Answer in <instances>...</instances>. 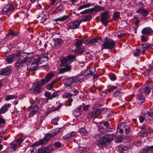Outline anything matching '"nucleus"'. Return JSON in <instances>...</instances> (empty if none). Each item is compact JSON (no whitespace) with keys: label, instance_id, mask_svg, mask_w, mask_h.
I'll use <instances>...</instances> for the list:
<instances>
[{"label":"nucleus","instance_id":"15","mask_svg":"<svg viewBox=\"0 0 153 153\" xmlns=\"http://www.w3.org/2000/svg\"><path fill=\"white\" fill-rule=\"evenodd\" d=\"M103 110H100L98 108H94L91 114L89 115L88 117L89 119H92V117L96 118L100 115L101 114V112Z\"/></svg>","mask_w":153,"mask_h":153},{"label":"nucleus","instance_id":"59","mask_svg":"<svg viewBox=\"0 0 153 153\" xmlns=\"http://www.w3.org/2000/svg\"><path fill=\"white\" fill-rule=\"evenodd\" d=\"M98 128L100 131L102 133H104L105 131V130L103 127L101 126H99L98 127Z\"/></svg>","mask_w":153,"mask_h":153},{"label":"nucleus","instance_id":"40","mask_svg":"<svg viewBox=\"0 0 153 153\" xmlns=\"http://www.w3.org/2000/svg\"><path fill=\"white\" fill-rule=\"evenodd\" d=\"M153 88V86H152L151 87L147 86L145 87L144 89H143V91L146 93L148 95L150 92L151 90Z\"/></svg>","mask_w":153,"mask_h":153},{"label":"nucleus","instance_id":"42","mask_svg":"<svg viewBox=\"0 0 153 153\" xmlns=\"http://www.w3.org/2000/svg\"><path fill=\"white\" fill-rule=\"evenodd\" d=\"M50 145H53V147L54 148V150H55V147L54 146L57 148H59L61 147L62 144L60 142H55L54 144H51Z\"/></svg>","mask_w":153,"mask_h":153},{"label":"nucleus","instance_id":"60","mask_svg":"<svg viewBox=\"0 0 153 153\" xmlns=\"http://www.w3.org/2000/svg\"><path fill=\"white\" fill-rule=\"evenodd\" d=\"M103 125L106 127V128H108L110 127V124L107 121H105L102 122V123Z\"/></svg>","mask_w":153,"mask_h":153},{"label":"nucleus","instance_id":"56","mask_svg":"<svg viewBox=\"0 0 153 153\" xmlns=\"http://www.w3.org/2000/svg\"><path fill=\"white\" fill-rule=\"evenodd\" d=\"M109 77L110 79L112 81H114L116 79V76L114 74H110Z\"/></svg>","mask_w":153,"mask_h":153},{"label":"nucleus","instance_id":"6","mask_svg":"<svg viewBox=\"0 0 153 153\" xmlns=\"http://www.w3.org/2000/svg\"><path fill=\"white\" fill-rule=\"evenodd\" d=\"M116 42L110 38L107 37L105 39L103 44L101 45V50L111 49L115 46Z\"/></svg>","mask_w":153,"mask_h":153},{"label":"nucleus","instance_id":"57","mask_svg":"<svg viewBox=\"0 0 153 153\" xmlns=\"http://www.w3.org/2000/svg\"><path fill=\"white\" fill-rule=\"evenodd\" d=\"M44 95L45 97H48V99L51 100V99H50V98L51 97V93L48 92H46L45 93Z\"/></svg>","mask_w":153,"mask_h":153},{"label":"nucleus","instance_id":"5","mask_svg":"<svg viewBox=\"0 0 153 153\" xmlns=\"http://www.w3.org/2000/svg\"><path fill=\"white\" fill-rule=\"evenodd\" d=\"M81 83V79L77 76L74 77L66 78L65 79L64 85L66 88L68 89L74 88L77 85V83Z\"/></svg>","mask_w":153,"mask_h":153},{"label":"nucleus","instance_id":"64","mask_svg":"<svg viewBox=\"0 0 153 153\" xmlns=\"http://www.w3.org/2000/svg\"><path fill=\"white\" fill-rule=\"evenodd\" d=\"M141 129L142 130H145L147 131V130H149V128L146 126H145L142 127L141 128Z\"/></svg>","mask_w":153,"mask_h":153},{"label":"nucleus","instance_id":"62","mask_svg":"<svg viewBox=\"0 0 153 153\" xmlns=\"http://www.w3.org/2000/svg\"><path fill=\"white\" fill-rule=\"evenodd\" d=\"M142 144V142L140 141L135 142L133 143L134 145L137 146H140Z\"/></svg>","mask_w":153,"mask_h":153},{"label":"nucleus","instance_id":"9","mask_svg":"<svg viewBox=\"0 0 153 153\" xmlns=\"http://www.w3.org/2000/svg\"><path fill=\"white\" fill-rule=\"evenodd\" d=\"M54 151L53 145H49L42 149H39L36 150L33 149L31 151L30 153H51Z\"/></svg>","mask_w":153,"mask_h":153},{"label":"nucleus","instance_id":"14","mask_svg":"<svg viewBox=\"0 0 153 153\" xmlns=\"http://www.w3.org/2000/svg\"><path fill=\"white\" fill-rule=\"evenodd\" d=\"M15 10V8L12 4H8L2 9V13L5 14L8 12H11Z\"/></svg>","mask_w":153,"mask_h":153},{"label":"nucleus","instance_id":"8","mask_svg":"<svg viewBox=\"0 0 153 153\" xmlns=\"http://www.w3.org/2000/svg\"><path fill=\"white\" fill-rule=\"evenodd\" d=\"M40 61V59L37 57L34 60H32L30 63H27V70L31 71H35L38 68L39 62Z\"/></svg>","mask_w":153,"mask_h":153},{"label":"nucleus","instance_id":"54","mask_svg":"<svg viewBox=\"0 0 153 153\" xmlns=\"http://www.w3.org/2000/svg\"><path fill=\"white\" fill-rule=\"evenodd\" d=\"M71 89L72 90H74L73 94H72V97L76 96L79 94V91L76 88H75L74 87V88H72Z\"/></svg>","mask_w":153,"mask_h":153},{"label":"nucleus","instance_id":"47","mask_svg":"<svg viewBox=\"0 0 153 153\" xmlns=\"http://www.w3.org/2000/svg\"><path fill=\"white\" fill-rule=\"evenodd\" d=\"M103 136L100 134H98L95 136V139L99 141L102 140Z\"/></svg>","mask_w":153,"mask_h":153},{"label":"nucleus","instance_id":"49","mask_svg":"<svg viewBox=\"0 0 153 153\" xmlns=\"http://www.w3.org/2000/svg\"><path fill=\"white\" fill-rule=\"evenodd\" d=\"M136 52L134 53V56H139L141 53L140 49V48H137L136 49Z\"/></svg>","mask_w":153,"mask_h":153},{"label":"nucleus","instance_id":"43","mask_svg":"<svg viewBox=\"0 0 153 153\" xmlns=\"http://www.w3.org/2000/svg\"><path fill=\"white\" fill-rule=\"evenodd\" d=\"M105 143L104 141L102 140L99 141L97 143L98 146L101 148H102L105 146Z\"/></svg>","mask_w":153,"mask_h":153},{"label":"nucleus","instance_id":"39","mask_svg":"<svg viewBox=\"0 0 153 153\" xmlns=\"http://www.w3.org/2000/svg\"><path fill=\"white\" fill-rule=\"evenodd\" d=\"M39 100L38 99H36L30 107L33 108H35V107L38 108V105H39Z\"/></svg>","mask_w":153,"mask_h":153},{"label":"nucleus","instance_id":"16","mask_svg":"<svg viewBox=\"0 0 153 153\" xmlns=\"http://www.w3.org/2000/svg\"><path fill=\"white\" fill-rule=\"evenodd\" d=\"M11 72V67H7L0 71V75L3 76L9 75Z\"/></svg>","mask_w":153,"mask_h":153},{"label":"nucleus","instance_id":"11","mask_svg":"<svg viewBox=\"0 0 153 153\" xmlns=\"http://www.w3.org/2000/svg\"><path fill=\"white\" fill-rule=\"evenodd\" d=\"M101 22L105 26H107L108 22V19L110 18V16L108 11H106L101 14Z\"/></svg>","mask_w":153,"mask_h":153},{"label":"nucleus","instance_id":"4","mask_svg":"<svg viewBox=\"0 0 153 153\" xmlns=\"http://www.w3.org/2000/svg\"><path fill=\"white\" fill-rule=\"evenodd\" d=\"M84 41L82 39L76 40L74 44L76 48L73 51L76 55H81L83 54L85 55L90 54L89 52H85V48L82 45Z\"/></svg>","mask_w":153,"mask_h":153},{"label":"nucleus","instance_id":"18","mask_svg":"<svg viewBox=\"0 0 153 153\" xmlns=\"http://www.w3.org/2000/svg\"><path fill=\"white\" fill-rule=\"evenodd\" d=\"M28 111H30L29 113V117H30L33 116V115L35 114L36 113L38 112L39 111V108L37 107H30L28 108L27 109Z\"/></svg>","mask_w":153,"mask_h":153},{"label":"nucleus","instance_id":"33","mask_svg":"<svg viewBox=\"0 0 153 153\" xmlns=\"http://www.w3.org/2000/svg\"><path fill=\"white\" fill-rule=\"evenodd\" d=\"M144 153H148L149 152L151 151V153H153V146H147L143 149Z\"/></svg>","mask_w":153,"mask_h":153},{"label":"nucleus","instance_id":"36","mask_svg":"<svg viewBox=\"0 0 153 153\" xmlns=\"http://www.w3.org/2000/svg\"><path fill=\"white\" fill-rule=\"evenodd\" d=\"M148 132L146 131H140L138 133V135L141 137H146L148 134Z\"/></svg>","mask_w":153,"mask_h":153},{"label":"nucleus","instance_id":"35","mask_svg":"<svg viewBox=\"0 0 153 153\" xmlns=\"http://www.w3.org/2000/svg\"><path fill=\"white\" fill-rule=\"evenodd\" d=\"M53 40L54 41L55 44L56 45H62L64 43L63 40L61 38H57L56 39H53Z\"/></svg>","mask_w":153,"mask_h":153},{"label":"nucleus","instance_id":"25","mask_svg":"<svg viewBox=\"0 0 153 153\" xmlns=\"http://www.w3.org/2000/svg\"><path fill=\"white\" fill-rule=\"evenodd\" d=\"M137 98L136 100L138 104H141L144 102L145 98L142 94H140L137 95Z\"/></svg>","mask_w":153,"mask_h":153},{"label":"nucleus","instance_id":"34","mask_svg":"<svg viewBox=\"0 0 153 153\" xmlns=\"http://www.w3.org/2000/svg\"><path fill=\"white\" fill-rule=\"evenodd\" d=\"M69 17V16L64 15L59 18H57L55 19V21L56 22H63L65 20L67 19Z\"/></svg>","mask_w":153,"mask_h":153},{"label":"nucleus","instance_id":"61","mask_svg":"<svg viewBox=\"0 0 153 153\" xmlns=\"http://www.w3.org/2000/svg\"><path fill=\"white\" fill-rule=\"evenodd\" d=\"M77 110V109H76L73 111L74 114L76 116H79L80 114V113H81V112H80V111H79Z\"/></svg>","mask_w":153,"mask_h":153},{"label":"nucleus","instance_id":"48","mask_svg":"<svg viewBox=\"0 0 153 153\" xmlns=\"http://www.w3.org/2000/svg\"><path fill=\"white\" fill-rule=\"evenodd\" d=\"M6 124V120L0 117V127H2L3 126Z\"/></svg>","mask_w":153,"mask_h":153},{"label":"nucleus","instance_id":"28","mask_svg":"<svg viewBox=\"0 0 153 153\" xmlns=\"http://www.w3.org/2000/svg\"><path fill=\"white\" fill-rule=\"evenodd\" d=\"M62 104H60L56 107H54V106L52 107L51 110H49L46 112V114L47 115H48L51 113L53 111L59 110V109L62 107Z\"/></svg>","mask_w":153,"mask_h":153},{"label":"nucleus","instance_id":"32","mask_svg":"<svg viewBox=\"0 0 153 153\" xmlns=\"http://www.w3.org/2000/svg\"><path fill=\"white\" fill-rule=\"evenodd\" d=\"M82 16L83 18L82 20H81V22L82 21L85 22L86 21H89L91 19V13L87 15H84Z\"/></svg>","mask_w":153,"mask_h":153},{"label":"nucleus","instance_id":"58","mask_svg":"<svg viewBox=\"0 0 153 153\" xmlns=\"http://www.w3.org/2000/svg\"><path fill=\"white\" fill-rule=\"evenodd\" d=\"M120 16V13L119 12H114L113 15V18L115 20L118 18Z\"/></svg>","mask_w":153,"mask_h":153},{"label":"nucleus","instance_id":"23","mask_svg":"<svg viewBox=\"0 0 153 153\" xmlns=\"http://www.w3.org/2000/svg\"><path fill=\"white\" fill-rule=\"evenodd\" d=\"M152 32L153 31L152 29L149 27L144 28L141 31V33L142 34L147 35H151Z\"/></svg>","mask_w":153,"mask_h":153},{"label":"nucleus","instance_id":"30","mask_svg":"<svg viewBox=\"0 0 153 153\" xmlns=\"http://www.w3.org/2000/svg\"><path fill=\"white\" fill-rule=\"evenodd\" d=\"M124 128V123H121L118 125L117 129L118 131H119L121 134H123V129Z\"/></svg>","mask_w":153,"mask_h":153},{"label":"nucleus","instance_id":"17","mask_svg":"<svg viewBox=\"0 0 153 153\" xmlns=\"http://www.w3.org/2000/svg\"><path fill=\"white\" fill-rule=\"evenodd\" d=\"M11 106V104L8 103L4 105L0 109V115L4 114Z\"/></svg>","mask_w":153,"mask_h":153},{"label":"nucleus","instance_id":"2","mask_svg":"<svg viewBox=\"0 0 153 153\" xmlns=\"http://www.w3.org/2000/svg\"><path fill=\"white\" fill-rule=\"evenodd\" d=\"M30 53H28L20 50L16 53V57H18L16 62L15 64L16 68L21 69L27 66V62L29 59V58L27 56L24 57L23 59H22V58L24 56H26V55H28Z\"/></svg>","mask_w":153,"mask_h":153},{"label":"nucleus","instance_id":"10","mask_svg":"<svg viewBox=\"0 0 153 153\" xmlns=\"http://www.w3.org/2000/svg\"><path fill=\"white\" fill-rule=\"evenodd\" d=\"M144 117L142 116H140L139 117V120L140 123H142L144 119L146 121L153 119V109L147 111V113L144 114Z\"/></svg>","mask_w":153,"mask_h":153},{"label":"nucleus","instance_id":"1","mask_svg":"<svg viewBox=\"0 0 153 153\" xmlns=\"http://www.w3.org/2000/svg\"><path fill=\"white\" fill-rule=\"evenodd\" d=\"M75 57V55H69L61 59V64L59 65L61 68L59 69L58 73L62 74L70 71L72 69V66L70 64L74 62Z\"/></svg>","mask_w":153,"mask_h":153},{"label":"nucleus","instance_id":"44","mask_svg":"<svg viewBox=\"0 0 153 153\" xmlns=\"http://www.w3.org/2000/svg\"><path fill=\"white\" fill-rule=\"evenodd\" d=\"M79 132L82 135L85 136L87 134V131L86 129L83 128H81L79 130Z\"/></svg>","mask_w":153,"mask_h":153},{"label":"nucleus","instance_id":"12","mask_svg":"<svg viewBox=\"0 0 153 153\" xmlns=\"http://www.w3.org/2000/svg\"><path fill=\"white\" fill-rule=\"evenodd\" d=\"M24 139L25 138L23 137H20L18 140H16L10 144L11 147L15 151L21 145V143L23 141Z\"/></svg>","mask_w":153,"mask_h":153},{"label":"nucleus","instance_id":"46","mask_svg":"<svg viewBox=\"0 0 153 153\" xmlns=\"http://www.w3.org/2000/svg\"><path fill=\"white\" fill-rule=\"evenodd\" d=\"M79 149L80 151H81V152H84L88 151L89 149V148L86 147H80Z\"/></svg>","mask_w":153,"mask_h":153},{"label":"nucleus","instance_id":"37","mask_svg":"<svg viewBox=\"0 0 153 153\" xmlns=\"http://www.w3.org/2000/svg\"><path fill=\"white\" fill-rule=\"evenodd\" d=\"M57 81V80H54L49 84L47 85H46L45 87L48 90L51 89L52 88H53V84L55 82H56Z\"/></svg>","mask_w":153,"mask_h":153},{"label":"nucleus","instance_id":"55","mask_svg":"<svg viewBox=\"0 0 153 153\" xmlns=\"http://www.w3.org/2000/svg\"><path fill=\"white\" fill-rule=\"evenodd\" d=\"M130 127L129 126H125V131L127 134H128L130 133Z\"/></svg>","mask_w":153,"mask_h":153},{"label":"nucleus","instance_id":"21","mask_svg":"<svg viewBox=\"0 0 153 153\" xmlns=\"http://www.w3.org/2000/svg\"><path fill=\"white\" fill-rule=\"evenodd\" d=\"M99 40H101V38L99 37L93 39L91 40H87L85 41L84 43L85 44L91 45L95 43L98 42Z\"/></svg>","mask_w":153,"mask_h":153},{"label":"nucleus","instance_id":"63","mask_svg":"<svg viewBox=\"0 0 153 153\" xmlns=\"http://www.w3.org/2000/svg\"><path fill=\"white\" fill-rule=\"evenodd\" d=\"M58 92H55L53 93L52 94H51V97L50 98L51 100L54 98H55L58 95Z\"/></svg>","mask_w":153,"mask_h":153},{"label":"nucleus","instance_id":"3","mask_svg":"<svg viewBox=\"0 0 153 153\" xmlns=\"http://www.w3.org/2000/svg\"><path fill=\"white\" fill-rule=\"evenodd\" d=\"M56 73L55 71H52L49 73L45 76V77L41 80L39 83H36L33 85L32 89L34 94L39 93L41 92V89L40 85H44L48 82L53 77H54Z\"/></svg>","mask_w":153,"mask_h":153},{"label":"nucleus","instance_id":"26","mask_svg":"<svg viewBox=\"0 0 153 153\" xmlns=\"http://www.w3.org/2000/svg\"><path fill=\"white\" fill-rule=\"evenodd\" d=\"M7 34L6 35V36H16L19 34L18 31H15L12 29H10L7 30Z\"/></svg>","mask_w":153,"mask_h":153},{"label":"nucleus","instance_id":"27","mask_svg":"<svg viewBox=\"0 0 153 153\" xmlns=\"http://www.w3.org/2000/svg\"><path fill=\"white\" fill-rule=\"evenodd\" d=\"M91 13L94 11L98 12L101 10H104L105 8L99 5H97L94 7L93 8H91Z\"/></svg>","mask_w":153,"mask_h":153},{"label":"nucleus","instance_id":"53","mask_svg":"<svg viewBox=\"0 0 153 153\" xmlns=\"http://www.w3.org/2000/svg\"><path fill=\"white\" fill-rule=\"evenodd\" d=\"M40 59V61L42 60V58H45L47 60L48 59V56L46 54H42L40 55V57H38Z\"/></svg>","mask_w":153,"mask_h":153},{"label":"nucleus","instance_id":"29","mask_svg":"<svg viewBox=\"0 0 153 153\" xmlns=\"http://www.w3.org/2000/svg\"><path fill=\"white\" fill-rule=\"evenodd\" d=\"M64 8V6L63 4H60L56 8L54 11L53 12V13H57L59 12L62 11Z\"/></svg>","mask_w":153,"mask_h":153},{"label":"nucleus","instance_id":"38","mask_svg":"<svg viewBox=\"0 0 153 153\" xmlns=\"http://www.w3.org/2000/svg\"><path fill=\"white\" fill-rule=\"evenodd\" d=\"M17 98V96L15 95H7L5 97L6 101H9Z\"/></svg>","mask_w":153,"mask_h":153},{"label":"nucleus","instance_id":"13","mask_svg":"<svg viewBox=\"0 0 153 153\" xmlns=\"http://www.w3.org/2000/svg\"><path fill=\"white\" fill-rule=\"evenodd\" d=\"M81 22V20H78L68 23L67 24V26L71 29H76L79 27Z\"/></svg>","mask_w":153,"mask_h":153},{"label":"nucleus","instance_id":"31","mask_svg":"<svg viewBox=\"0 0 153 153\" xmlns=\"http://www.w3.org/2000/svg\"><path fill=\"white\" fill-rule=\"evenodd\" d=\"M60 130L61 128H57L51 131V133H50L51 138L58 134L60 132Z\"/></svg>","mask_w":153,"mask_h":153},{"label":"nucleus","instance_id":"45","mask_svg":"<svg viewBox=\"0 0 153 153\" xmlns=\"http://www.w3.org/2000/svg\"><path fill=\"white\" fill-rule=\"evenodd\" d=\"M91 9H88L84 10L83 11H81L80 12V13L81 14H85L88 13H91Z\"/></svg>","mask_w":153,"mask_h":153},{"label":"nucleus","instance_id":"22","mask_svg":"<svg viewBox=\"0 0 153 153\" xmlns=\"http://www.w3.org/2000/svg\"><path fill=\"white\" fill-rule=\"evenodd\" d=\"M137 13L141 14L143 17H146L149 14V11L147 10H145L142 7L136 11Z\"/></svg>","mask_w":153,"mask_h":153},{"label":"nucleus","instance_id":"41","mask_svg":"<svg viewBox=\"0 0 153 153\" xmlns=\"http://www.w3.org/2000/svg\"><path fill=\"white\" fill-rule=\"evenodd\" d=\"M72 97V94L68 92H65L62 94V98L64 99H66L68 97Z\"/></svg>","mask_w":153,"mask_h":153},{"label":"nucleus","instance_id":"51","mask_svg":"<svg viewBox=\"0 0 153 153\" xmlns=\"http://www.w3.org/2000/svg\"><path fill=\"white\" fill-rule=\"evenodd\" d=\"M117 88L116 86H114L111 88L108 89L105 91V94H107L111 92L113 90Z\"/></svg>","mask_w":153,"mask_h":153},{"label":"nucleus","instance_id":"24","mask_svg":"<svg viewBox=\"0 0 153 153\" xmlns=\"http://www.w3.org/2000/svg\"><path fill=\"white\" fill-rule=\"evenodd\" d=\"M150 44H142L141 48H140V49L141 54H144L146 50L147 49L149 48Z\"/></svg>","mask_w":153,"mask_h":153},{"label":"nucleus","instance_id":"7","mask_svg":"<svg viewBox=\"0 0 153 153\" xmlns=\"http://www.w3.org/2000/svg\"><path fill=\"white\" fill-rule=\"evenodd\" d=\"M50 133H48L42 139L40 140L39 141L33 143L31 146L32 147H35L42 145L46 144L50 141L51 139Z\"/></svg>","mask_w":153,"mask_h":153},{"label":"nucleus","instance_id":"20","mask_svg":"<svg viewBox=\"0 0 153 153\" xmlns=\"http://www.w3.org/2000/svg\"><path fill=\"white\" fill-rule=\"evenodd\" d=\"M16 57V54H15L14 53L8 56L5 60L6 64H10L12 63Z\"/></svg>","mask_w":153,"mask_h":153},{"label":"nucleus","instance_id":"52","mask_svg":"<svg viewBox=\"0 0 153 153\" xmlns=\"http://www.w3.org/2000/svg\"><path fill=\"white\" fill-rule=\"evenodd\" d=\"M118 151H119V153H123V151L124 150V146L122 145H119L118 147Z\"/></svg>","mask_w":153,"mask_h":153},{"label":"nucleus","instance_id":"50","mask_svg":"<svg viewBox=\"0 0 153 153\" xmlns=\"http://www.w3.org/2000/svg\"><path fill=\"white\" fill-rule=\"evenodd\" d=\"M75 133L74 132H71L70 133H68L67 134V137H65L67 138H71L75 135Z\"/></svg>","mask_w":153,"mask_h":153},{"label":"nucleus","instance_id":"19","mask_svg":"<svg viewBox=\"0 0 153 153\" xmlns=\"http://www.w3.org/2000/svg\"><path fill=\"white\" fill-rule=\"evenodd\" d=\"M115 137V135L113 134H107L103 136L102 140L105 143H107L112 140Z\"/></svg>","mask_w":153,"mask_h":153}]
</instances>
